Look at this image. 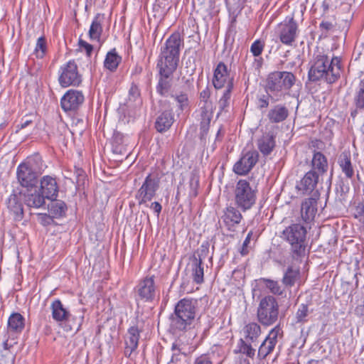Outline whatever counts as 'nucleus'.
Masks as SVG:
<instances>
[{
  "instance_id": "1",
  "label": "nucleus",
  "mask_w": 364,
  "mask_h": 364,
  "mask_svg": "<svg viewBox=\"0 0 364 364\" xmlns=\"http://www.w3.org/2000/svg\"><path fill=\"white\" fill-rule=\"evenodd\" d=\"M182 39L179 33H173L161 48L160 59L157 67L161 76L156 87L157 92L162 96H166L170 90L167 78L176 69L179 60L180 48Z\"/></svg>"
},
{
  "instance_id": "2",
  "label": "nucleus",
  "mask_w": 364,
  "mask_h": 364,
  "mask_svg": "<svg viewBox=\"0 0 364 364\" xmlns=\"http://www.w3.org/2000/svg\"><path fill=\"white\" fill-rule=\"evenodd\" d=\"M341 72V64L339 58H329L326 55L319 53L314 56L308 76L311 81L323 80L331 84L340 77Z\"/></svg>"
},
{
  "instance_id": "3",
  "label": "nucleus",
  "mask_w": 364,
  "mask_h": 364,
  "mask_svg": "<svg viewBox=\"0 0 364 364\" xmlns=\"http://www.w3.org/2000/svg\"><path fill=\"white\" fill-rule=\"evenodd\" d=\"M282 234V237L290 245L292 259L296 262L301 261L306 255L307 247L306 228L299 223L291 224Z\"/></svg>"
},
{
  "instance_id": "4",
  "label": "nucleus",
  "mask_w": 364,
  "mask_h": 364,
  "mask_svg": "<svg viewBox=\"0 0 364 364\" xmlns=\"http://www.w3.org/2000/svg\"><path fill=\"white\" fill-rule=\"evenodd\" d=\"M296 81V76L291 72L274 71L268 75L265 89L269 96L277 101L289 93Z\"/></svg>"
},
{
  "instance_id": "5",
  "label": "nucleus",
  "mask_w": 364,
  "mask_h": 364,
  "mask_svg": "<svg viewBox=\"0 0 364 364\" xmlns=\"http://www.w3.org/2000/svg\"><path fill=\"white\" fill-rule=\"evenodd\" d=\"M197 309V301L193 299H182L176 305L173 322L176 328L185 330L193 321Z\"/></svg>"
},
{
  "instance_id": "6",
  "label": "nucleus",
  "mask_w": 364,
  "mask_h": 364,
  "mask_svg": "<svg viewBox=\"0 0 364 364\" xmlns=\"http://www.w3.org/2000/svg\"><path fill=\"white\" fill-rule=\"evenodd\" d=\"M256 188L252 187L245 179L239 180L234 189V200L237 208L242 211L252 208L257 200Z\"/></svg>"
},
{
  "instance_id": "7",
  "label": "nucleus",
  "mask_w": 364,
  "mask_h": 364,
  "mask_svg": "<svg viewBox=\"0 0 364 364\" xmlns=\"http://www.w3.org/2000/svg\"><path fill=\"white\" fill-rule=\"evenodd\" d=\"M50 310L52 318L67 331H72L73 328H75L77 331H79L84 319V315H81L78 318H73V325L69 324L72 314L60 299H55L52 301Z\"/></svg>"
},
{
  "instance_id": "8",
  "label": "nucleus",
  "mask_w": 364,
  "mask_h": 364,
  "mask_svg": "<svg viewBox=\"0 0 364 364\" xmlns=\"http://www.w3.org/2000/svg\"><path fill=\"white\" fill-rule=\"evenodd\" d=\"M40 158L30 159L18 165L17 168V178L23 187L33 188L38 182V177L42 173V168L38 166Z\"/></svg>"
},
{
  "instance_id": "9",
  "label": "nucleus",
  "mask_w": 364,
  "mask_h": 364,
  "mask_svg": "<svg viewBox=\"0 0 364 364\" xmlns=\"http://www.w3.org/2000/svg\"><path fill=\"white\" fill-rule=\"evenodd\" d=\"M257 316L259 322L263 326H269L274 324L279 316V304L272 296L262 298L257 308Z\"/></svg>"
},
{
  "instance_id": "10",
  "label": "nucleus",
  "mask_w": 364,
  "mask_h": 364,
  "mask_svg": "<svg viewBox=\"0 0 364 364\" xmlns=\"http://www.w3.org/2000/svg\"><path fill=\"white\" fill-rule=\"evenodd\" d=\"M210 91L205 88L200 93V137L205 139L209 130L210 123L213 117V106L210 100Z\"/></svg>"
},
{
  "instance_id": "11",
  "label": "nucleus",
  "mask_w": 364,
  "mask_h": 364,
  "mask_svg": "<svg viewBox=\"0 0 364 364\" xmlns=\"http://www.w3.org/2000/svg\"><path fill=\"white\" fill-rule=\"evenodd\" d=\"M58 81L63 87L78 86L80 84L81 75L74 60H70L60 68Z\"/></svg>"
},
{
  "instance_id": "12",
  "label": "nucleus",
  "mask_w": 364,
  "mask_h": 364,
  "mask_svg": "<svg viewBox=\"0 0 364 364\" xmlns=\"http://www.w3.org/2000/svg\"><path fill=\"white\" fill-rule=\"evenodd\" d=\"M159 188V179L149 174L136 193L139 205H146L155 196Z\"/></svg>"
},
{
  "instance_id": "13",
  "label": "nucleus",
  "mask_w": 364,
  "mask_h": 364,
  "mask_svg": "<svg viewBox=\"0 0 364 364\" xmlns=\"http://www.w3.org/2000/svg\"><path fill=\"white\" fill-rule=\"evenodd\" d=\"M282 336L283 331L282 328L279 325L274 327L259 347L258 358L260 360L265 359L268 355L273 352L278 342L277 338Z\"/></svg>"
},
{
  "instance_id": "14",
  "label": "nucleus",
  "mask_w": 364,
  "mask_h": 364,
  "mask_svg": "<svg viewBox=\"0 0 364 364\" xmlns=\"http://www.w3.org/2000/svg\"><path fill=\"white\" fill-rule=\"evenodd\" d=\"M298 33V25L293 18L286 19L278 26V35L280 41L286 46H291Z\"/></svg>"
},
{
  "instance_id": "15",
  "label": "nucleus",
  "mask_w": 364,
  "mask_h": 364,
  "mask_svg": "<svg viewBox=\"0 0 364 364\" xmlns=\"http://www.w3.org/2000/svg\"><path fill=\"white\" fill-rule=\"evenodd\" d=\"M259 154L256 150L247 151L242 153L241 158L233 166L234 172L237 175H246L257 164Z\"/></svg>"
},
{
  "instance_id": "16",
  "label": "nucleus",
  "mask_w": 364,
  "mask_h": 364,
  "mask_svg": "<svg viewBox=\"0 0 364 364\" xmlns=\"http://www.w3.org/2000/svg\"><path fill=\"white\" fill-rule=\"evenodd\" d=\"M136 290L140 299L144 301H152L156 292L154 277H145L139 283Z\"/></svg>"
},
{
  "instance_id": "17",
  "label": "nucleus",
  "mask_w": 364,
  "mask_h": 364,
  "mask_svg": "<svg viewBox=\"0 0 364 364\" xmlns=\"http://www.w3.org/2000/svg\"><path fill=\"white\" fill-rule=\"evenodd\" d=\"M84 102L82 92L76 90H69L61 98L62 109L65 112L77 109Z\"/></svg>"
},
{
  "instance_id": "18",
  "label": "nucleus",
  "mask_w": 364,
  "mask_h": 364,
  "mask_svg": "<svg viewBox=\"0 0 364 364\" xmlns=\"http://www.w3.org/2000/svg\"><path fill=\"white\" fill-rule=\"evenodd\" d=\"M319 198L318 191L314 192L311 197L306 198L301 203V214L302 219L307 222L314 218L317 213V200Z\"/></svg>"
},
{
  "instance_id": "19",
  "label": "nucleus",
  "mask_w": 364,
  "mask_h": 364,
  "mask_svg": "<svg viewBox=\"0 0 364 364\" xmlns=\"http://www.w3.org/2000/svg\"><path fill=\"white\" fill-rule=\"evenodd\" d=\"M213 84L216 89H221L227 85H233L232 78L230 77L227 66L222 62L219 63L214 70Z\"/></svg>"
},
{
  "instance_id": "20",
  "label": "nucleus",
  "mask_w": 364,
  "mask_h": 364,
  "mask_svg": "<svg viewBox=\"0 0 364 364\" xmlns=\"http://www.w3.org/2000/svg\"><path fill=\"white\" fill-rule=\"evenodd\" d=\"M319 175L316 171L311 170L308 171L296 185V188L302 191L304 194L315 192L314 190L318 183Z\"/></svg>"
},
{
  "instance_id": "21",
  "label": "nucleus",
  "mask_w": 364,
  "mask_h": 364,
  "mask_svg": "<svg viewBox=\"0 0 364 364\" xmlns=\"http://www.w3.org/2000/svg\"><path fill=\"white\" fill-rule=\"evenodd\" d=\"M40 190L44 197L48 200H54L58 196V186L55 178L45 176L41 180Z\"/></svg>"
},
{
  "instance_id": "22",
  "label": "nucleus",
  "mask_w": 364,
  "mask_h": 364,
  "mask_svg": "<svg viewBox=\"0 0 364 364\" xmlns=\"http://www.w3.org/2000/svg\"><path fill=\"white\" fill-rule=\"evenodd\" d=\"M242 218V215L237 208L229 206L223 210L221 219L229 230H232L236 225H238Z\"/></svg>"
},
{
  "instance_id": "23",
  "label": "nucleus",
  "mask_w": 364,
  "mask_h": 364,
  "mask_svg": "<svg viewBox=\"0 0 364 364\" xmlns=\"http://www.w3.org/2000/svg\"><path fill=\"white\" fill-rule=\"evenodd\" d=\"M45 199L44 196L38 191L36 188L34 190L28 189L27 191L23 193L24 203L29 208H42L46 203Z\"/></svg>"
},
{
  "instance_id": "24",
  "label": "nucleus",
  "mask_w": 364,
  "mask_h": 364,
  "mask_svg": "<svg viewBox=\"0 0 364 364\" xmlns=\"http://www.w3.org/2000/svg\"><path fill=\"white\" fill-rule=\"evenodd\" d=\"M140 332L136 326H132L128 329L125 339V355L130 356L131 354L137 348Z\"/></svg>"
},
{
  "instance_id": "25",
  "label": "nucleus",
  "mask_w": 364,
  "mask_h": 364,
  "mask_svg": "<svg viewBox=\"0 0 364 364\" xmlns=\"http://www.w3.org/2000/svg\"><path fill=\"white\" fill-rule=\"evenodd\" d=\"M104 21V14H97L94 17L88 33L91 41H100L103 31L102 23Z\"/></svg>"
},
{
  "instance_id": "26",
  "label": "nucleus",
  "mask_w": 364,
  "mask_h": 364,
  "mask_svg": "<svg viewBox=\"0 0 364 364\" xmlns=\"http://www.w3.org/2000/svg\"><path fill=\"white\" fill-rule=\"evenodd\" d=\"M338 163L346 177L352 178L355 174V169L350 153L343 152L338 157Z\"/></svg>"
},
{
  "instance_id": "27",
  "label": "nucleus",
  "mask_w": 364,
  "mask_h": 364,
  "mask_svg": "<svg viewBox=\"0 0 364 364\" xmlns=\"http://www.w3.org/2000/svg\"><path fill=\"white\" fill-rule=\"evenodd\" d=\"M353 102L355 109L351 112V116L354 117L358 110L364 109V78L360 80L355 90Z\"/></svg>"
},
{
  "instance_id": "28",
  "label": "nucleus",
  "mask_w": 364,
  "mask_h": 364,
  "mask_svg": "<svg viewBox=\"0 0 364 364\" xmlns=\"http://www.w3.org/2000/svg\"><path fill=\"white\" fill-rule=\"evenodd\" d=\"M257 144L260 152L264 156H267L275 146L274 137L269 133H265L257 140Z\"/></svg>"
},
{
  "instance_id": "29",
  "label": "nucleus",
  "mask_w": 364,
  "mask_h": 364,
  "mask_svg": "<svg viewBox=\"0 0 364 364\" xmlns=\"http://www.w3.org/2000/svg\"><path fill=\"white\" fill-rule=\"evenodd\" d=\"M289 115L285 106L277 105L272 107L267 114V117L272 123H279L284 121Z\"/></svg>"
},
{
  "instance_id": "30",
  "label": "nucleus",
  "mask_w": 364,
  "mask_h": 364,
  "mask_svg": "<svg viewBox=\"0 0 364 364\" xmlns=\"http://www.w3.org/2000/svg\"><path fill=\"white\" fill-rule=\"evenodd\" d=\"M6 204L9 210L18 218L23 214V206L21 203V198L16 193L11 194L6 200Z\"/></svg>"
},
{
  "instance_id": "31",
  "label": "nucleus",
  "mask_w": 364,
  "mask_h": 364,
  "mask_svg": "<svg viewBox=\"0 0 364 364\" xmlns=\"http://www.w3.org/2000/svg\"><path fill=\"white\" fill-rule=\"evenodd\" d=\"M173 121L174 119L171 112H164L157 117L155 127L159 132H166L171 127Z\"/></svg>"
},
{
  "instance_id": "32",
  "label": "nucleus",
  "mask_w": 364,
  "mask_h": 364,
  "mask_svg": "<svg viewBox=\"0 0 364 364\" xmlns=\"http://www.w3.org/2000/svg\"><path fill=\"white\" fill-rule=\"evenodd\" d=\"M311 166L313 170L316 171H317V173L323 174L328 170V161L326 156L321 152H315L312 160H311Z\"/></svg>"
},
{
  "instance_id": "33",
  "label": "nucleus",
  "mask_w": 364,
  "mask_h": 364,
  "mask_svg": "<svg viewBox=\"0 0 364 364\" xmlns=\"http://www.w3.org/2000/svg\"><path fill=\"white\" fill-rule=\"evenodd\" d=\"M243 333L247 341L254 343L261 334V327L257 323H250L243 328Z\"/></svg>"
},
{
  "instance_id": "34",
  "label": "nucleus",
  "mask_w": 364,
  "mask_h": 364,
  "mask_svg": "<svg viewBox=\"0 0 364 364\" xmlns=\"http://www.w3.org/2000/svg\"><path fill=\"white\" fill-rule=\"evenodd\" d=\"M191 276L193 282L197 284H200L204 282V269L203 262H197V259L191 260Z\"/></svg>"
},
{
  "instance_id": "35",
  "label": "nucleus",
  "mask_w": 364,
  "mask_h": 364,
  "mask_svg": "<svg viewBox=\"0 0 364 364\" xmlns=\"http://www.w3.org/2000/svg\"><path fill=\"white\" fill-rule=\"evenodd\" d=\"M300 275L299 270L294 269L292 266H289L285 271L283 278L282 284L287 288H291L293 287L296 282L299 279Z\"/></svg>"
},
{
  "instance_id": "36",
  "label": "nucleus",
  "mask_w": 364,
  "mask_h": 364,
  "mask_svg": "<svg viewBox=\"0 0 364 364\" xmlns=\"http://www.w3.org/2000/svg\"><path fill=\"white\" fill-rule=\"evenodd\" d=\"M122 58L117 54L115 49H112L106 55L104 62L105 67L109 70L113 72L117 68Z\"/></svg>"
},
{
  "instance_id": "37",
  "label": "nucleus",
  "mask_w": 364,
  "mask_h": 364,
  "mask_svg": "<svg viewBox=\"0 0 364 364\" xmlns=\"http://www.w3.org/2000/svg\"><path fill=\"white\" fill-rule=\"evenodd\" d=\"M10 331L20 332L24 327V318L18 313L12 314L8 320Z\"/></svg>"
},
{
  "instance_id": "38",
  "label": "nucleus",
  "mask_w": 364,
  "mask_h": 364,
  "mask_svg": "<svg viewBox=\"0 0 364 364\" xmlns=\"http://www.w3.org/2000/svg\"><path fill=\"white\" fill-rule=\"evenodd\" d=\"M67 207L62 200H53L48 205V210L54 218H59L65 213Z\"/></svg>"
},
{
  "instance_id": "39",
  "label": "nucleus",
  "mask_w": 364,
  "mask_h": 364,
  "mask_svg": "<svg viewBox=\"0 0 364 364\" xmlns=\"http://www.w3.org/2000/svg\"><path fill=\"white\" fill-rule=\"evenodd\" d=\"M171 97L176 103L179 111L183 112L188 107L189 100L186 93L175 92L171 95Z\"/></svg>"
},
{
  "instance_id": "40",
  "label": "nucleus",
  "mask_w": 364,
  "mask_h": 364,
  "mask_svg": "<svg viewBox=\"0 0 364 364\" xmlns=\"http://www.w3.org/2000/svg\"><path fill=\"white\" fill-rule=\"evenodd\" d=\"M265 287L269 290L271 293L275 295L283 296L285 294L284 289H283L277 281L263 279H262Z\"/></svg>"
},
{
  "instance_id": "41",
  "label": "nucleus",
  "mask_w": 364,
  "mask_h": 364,
  "mask_svg": "<svg viewBox=\"0 0 364 364\" xmlns=\"http://www.w3.org/2000/svg\"><path fill=\"white\" fill-rule=\"evenodd\" d=\"M209 253V244L208 242H203L193 253L191 258V260L195 261L197 259V262H203V260L208 257Z\"/></svg>"
},
{
  "instance_id": "42",
  "label": "nucleus",
  "mask_w": 364,
  "mask_h": 364,
  "mask_svg": "<svg viewBox=\"0 0 364 364\" xmlns=\"http://www.w3.org/2000/svg\"><path fill=\"white\" fill-rule=\"evenodd\" d=\"M232 87L233 85L231 84L228 87H226V89L224 91L223 96L219 100L218 106L220 112L218 113V116L220 114L221 112L224 111L225 108L228 107Z\"/></svg>"
},
{
  "instance_id": "43",
  "label": "nucleus",
  "mask_w": 364,
  "mask_h": 364,
  "mask_svg": "<svg viewBox=\"0 0 364 364\" xmlns=\"http://www.w3.org/2000/svg\"><path fill=\"white\" fill-rule=\"evenodd\" d=\"M238 348L239 352L243 355H245L247 357L253 358L255 355V349L253 348L250 343H248L247 341L243 339H240L238 343Z\"/></svg>"
},
{
  "instance_id": "44",
  "label": "nucleus",
  "mask_w": 364,
  "mask_h": 364,
  "mask_svg": "<svg viewBox=\"0 0 364 364\" xmlns=\"http://www.w3.org/2000/svg\"><path fill=\"white\" fill-rule=\"evenodd\" d=\"M309 312V311L308 305L304 304H301L295 315L296 323H304L307 322Z\"/></svg>"
},
{
  "instance_id": "45",
  "label": "nucleus",
  "mask_w": 364,
  "mask_h": 364,
  "mask_svg": "<svg viewBox=\"0 0 364 364\" xmlns=\"http://www.w3.org/2000/svg\"><path fill=\"white\" fill-rule=\"evenodd\" d=\"M46 41L44 37H40L37 40L33 54L38 58H42L46 52Z\"/></svg>"
},
{
  "instance_id": "46",
  "label": "nucleus",
  "mask_w": 364,
  "mask_h": 364,
  "mask_svg": "<svg viewBox=\"0 0 364 364\" xmlns=\"http://www.w3.org/2000/svg\"><path fill=\"white\" fill-rule=\"evenodd\" d=\"M215 358V351L212 350L210 353L203 354L196 358L194 364H213V360Z\"/></svg>"
},
{
  "instance_id": "47",
  "label": "nucleus",
  "mask_w": 364,
  "mask_h": 364,
  "mask_svg": "<svg viewBox=\"0 0 364 364\" xmlns=\"http://www.w3.org/2000/svg\"><path fill=\"white\" fill-rule=\"evenodd\" d=\"M171 350L173 351V354L170 360L171 363H176V362L181 360V356L183 355H185L184 353H181V349L178 346L177 343H173L171 346Z\"/></svg>"
},
{
  "instance_id": "48",
  "label": "nucleus",
  "mask_w": 364,
  "mask_h": 364,
  "mask_svg": "<svg viewBox=\"0 0 364 364\" xmlns=\"http://www.w3.org/2000/svg\"><path fill=\"white\" fill-rule=\"evenodd\" d=\"M264 43L260 40L255 41L251 46L250 50L255 57H258L262 53Z\"/></svg>"
},
{
  "instance_id": "49",
  "label": "nucleus",
  "mask_w": 364,
  "mask_h": 364,
  "mask_svg": "<svg viewBox=\"0 0 364 364\" xmlns=\"http://www.w3.org/2000/svg\"><path fill=\"white\" fill-rule=\"evenodd\" d=\"M140 92L138 87L136 85H132L129 91V100L135 102L139 100Z\"/></svg>"
},
{
  "instance_id": "50",
  "label": "nucleus",
  "mask_w": 364,
  "mask_h": 364,
  "mask_svg": "<svg viewBox=\"0 0 364 364\" xmlns=\"http://www.w3.org/2000/svg\"><path fill=\"white\" fill-rule=\"evenodd\" d=\"M79 46H80V48L81 49H84L86 52V54L87 56H90L91 55V53L93 50V46L87 43L86 41H82V40H80L79 41Z\"/></svg>"
},
{
  "instance_id": "51",
  "label": "nucleus",
  "mask_w": 364,
  "mask_h": 364,
  "mask_svg": "<svg viewBox=\"0 0 364 364\" xmlns=\"http://www.w3.org/2000/svg\"><path fill=\"white\" fill-rule=\"evenodd\" d=\"M251 237H252V232H249L247 234L245 241L243 242L242 247V250H241V254L243 255L247 254V252H248L247 247L250 242Z\"/></svg>"
},
{
  "instance_id": "52",
  "label": "nucleus",
  "mask_w": 364,
  "mask_h": 364,
  "mask_svg": "<svg viewBox=\"0 0 364 364\" xmlns=\"http://www.w3.org/2000/svg\"><path fill=\"white\" fill-rule=\"evenodd\" d=\"M334 28L333 24L328 21H323L320 23V28L325 32H328Z\"/></svg>"
},
{
  "instance_id": "53",
  "label": "nucleus",
  "mask_w": 364,
  "mask_h": 364,
  "mask_svg": "<svg viewBox=\"0 0 364 364\" xmlns=\"http://www.w3.org/2000/svg\"><path fill=\"white\" fill-rule=\"evenodd\" d=\"M150 208H151L159 215L161 211L162 206L159 202H153L150 205Z\"/></svg>"
},
{
  "instance_id": "54",
  "label": "nucleus",
  "mask_w": 364,
  "mask_h": 364,
  "mask_svg": "<svg viewBox=\"0 0 364 364\" xmlns=\"http://www.w3.org/2000/svg\"><path fill=\"white\" fill-rule=\"evenodd\" d=\"M333 0H324L322 4V7L323 8V11H326L331 8L333 5Z\"/></svg>"
},
{
  "instance_id": "55",
  "label": "nucleus",
  "mask_w": 364,
  "mask_h": 364,
  "mask_svg": "<svg viewBox=\"0 0 364 364\" xmlns=\"http://www.w3.org/2000/svg\"><path fill=\"white\" fill-rule=\"evenodd\" d=\"M268 105H269L268 99H265V98L259 99V107H261V108L267 107Z\"/></svg>"
},
{
  "instance_id": "56",
  "label": "nucleus",
  "mask_w": 364,
  "mask_h": 364,
  "mask_svg": "<svg viewBox=\"0 0 364 364\" xmlns=\"http://www.w3.org/2000/svg\"><path fill=\"white\" fill-rule=\"evenodd\" d=\"M254 63L255 65L256 69H259L262 65V58H261L259 59L255 58Z\"/></svg>"
},
{
  "instance_id": "57",
  "label": "nucleus",
  "mask_w": 364,
  "mask_h": 364,
  "mask_svg": "<svg viewBox=\"0 0 364 364\" xmlns=\"http://www.w3.org/2000/svg\"><path fill=\"white\" fill-rule=\"evenodd\" d=\"M31 123V121L29 120V119H26L25 121H23L20 127H21V129H23L25 127H26L27 126H28Z\"/></svg>"
},
{
  "instance_id": "58",
  "label": "nucleus",
  "mask_w": 364,
  "mask_h": 364,
  "mask_svg": "<svg viewBox=\"0 0 364 364\" xmlns=\"http://www.w3.org/2000/svg\"><path fill=\"white\" fill-rule=\"evenodd\" d=\"M192 196L196 197L197 196V193L196 191H194L193 193H192Z\"/></svg>"
},
{
  "instance_id": "59",
  "label": "nucleus",
  "mask_w": 364,
  "mask_h": 364,
  "mask_svg": "<svg viewBox=\"0 0 364 364\" xmlns=\"http://www.w3.org/2000/svg\"><path fill=\"white\" fill-rule=\"evenodd\" d=\"M363 211H364V207H363V206H362V207L360 208V211L359 213H361V212H363Z\"/></svg>"
},
{
  "instance_id": "60",
  "label": "nucleus",
  "mask_w": 364,
  "mask_h": 364,
  "mask_svg": "<svg viewBox=\"0 0 364 364\" xmlns=\"http://www.w3.org/2000/svg\"><path fill=\"white\" fill-rule=\"evenodd\" d=\"M223 359H222L221 360L219 361L218 364H221L222 362H223Z\"/></svg>"
},
{
  "instance_id": "61",
  "label": "nucleus",
  "mask_w": 364,
  "mask_h": 364,
  "mask_svg": "<svg viewBox=\"0 0 364 364\" xmlns=\"http://www.w3.org/2000/svg\"><path fill=\"white\" fill-rule=\"evenodd\" d=\"M220 129H218V133H217V135H218V134H220Z\"/></svg>"
}]
</instances>
